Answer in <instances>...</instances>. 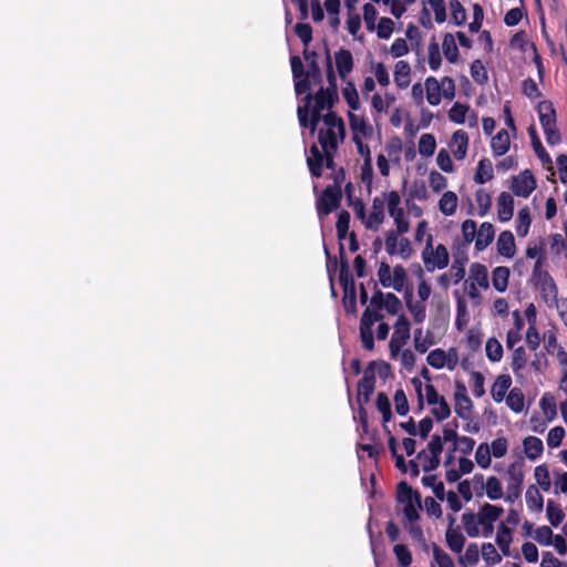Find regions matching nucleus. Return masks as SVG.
Here are the masks:
<instances>
[{
    "instance_id": "obj_14",
    "label": "nucleus",
    "mask_w": 567,
    "mask_h": 567,
    "mask_svg": "<svg viewBox=\"0 0 567 567\" xmlns=\"http://www.w3.org/2000/svg\"><path fill=\"white\" fill-rule=\"evenodd\" d=\"M375 361L369 362L363 371L362 379L358 382V403H369L375 389Z\"/></svg>"
},
{
    "instance_id": "obj_11",
    "label": "nucleus",
    "mask_w": 567,
    "mask_h": 567,
    "mask_svg": "<svg viewBox=\"0 0 567 567\" xmlns=\"http://www.w3.org/2000/svg\"><path fill=\"white\" fill-rule=\"evenodd\" d=\"M401 196L396 190L388 192V213L393 219L395 229L399 231H409L410 221L405 215L403 207L401 206Z\"/></svg>"
},
{
    "instance_id": "obj_25",
    "label": "nucleus",
    "mask_w": 567,
    "mask_h": 567,
    "mask_svg": "<svg viewBox=\"0 0 567 567\" xmlns=\"http://www.w3.org/2000/svg\"><path fill=\"white\" fill-rule=\"evenodd\" d=\"M497 252L506 258H513L516 254L515 238L512 231L504 230L496 241Z\"/></svg>"
},
{
    "instance_id": "obj_42",
    "label": "nucleus",
    "mask_w": 567,
    "mask_h": 567,
    "mask_svg": "<svg viewBox=\"0 0 567 567\" xmlns=\"http://www.w3.org/2000/svg\"><path fill=\"white\" fill-rule=\"evenodd\" d=\"M342 96L349 106V112H357L361 107V102L357 87L352 82H347L342 89Z\"/></svg>"
},
{
    "instance_id": "obj_56",
    "label": "nucleus",
    "mask_w": 567,
    "mask_h": 567,
    "mask_svg": "<svg viewBox=\"0 0 567 567\" xmlns=\"http://www.w3.org/2000/svg\"><path fill=\"white\" fill-rule=\"evenodd\" d=\"M375 405L378 411L382 414V421L383 426L386 425V423L392 417V410H391V403L390 400L384 392H379L375 400Z\"/></svg>"
},
{
    "instance_id": "obj_17",
    "label": "nucleus",
    "mask_w": 567,
    "mask_h": 567,
    "mask_svg": "<svg viewBox=\"0 0 567 567\" xmlns=\"http://www.w3.org/2000/svg\"><path fill=\"white\" fill-rule=\"evenodd\" d=\"M411 324L410 321H395L394 332L391 337L389 348L391 357H396L402 347L410 339Z\"/></svg>"
},
{
    "instance_id": "obj_35",
    "label": "nucleus",
    "mask_w": 567,
    "mask_h": 567,
    "mask_svg": "<svg viewBox=\"0 0 567 567\" xmlns=\"http://www.w3.org/2000/svg\"><path fill=\"white\" fill-rule=\"evenodd\" d=\"M512 385V378L508 374H501L497 377L491 389V395L494 401L502 402L505 399L506 392Z\"/></svg>"
},
{
    "instance_id": "obj_57",
    "label": "nucleus",
    "mask_w": 567,
    "mask_h": 567,
    "mask_svg": "<svg viewBox=\"0 0 567 567\" xmlns=\"http://www.w3.org/2000/svg\"><path fill=\"white\" fill-rule=\"evenodd\" d=\"M527 363L526 352L523 347H518L514 349L512 355L511 368L514 374L519 378L522 377L520 371L525 368Z\"/></svg>"
},
{
    "instance_id": "obj_37",
    "label": "nucleus",
    "mask_w": 567,
    "mask_h": 567,
    "mask_svg": "<svg viewBox=\"0 0 567 567\" xmlns=\"http://www.w3.org/2000/svg\"><path fill=\"white\" fill-rule=\"evenodd\" d=\"M523 446L527 458L530 461L537 460L544 452L543 441L537 436L525 437Z\"/></svg>"
},
{
    "instance_id": "obj_50",
    "label": "nucleus",
    "mask_w": 567,
    "mask_h": 567,
    "mask_svg": "<svg viewBox=\"0 0 567 567\" xmlns=\"http://www.w3.org/2000/svg\"><path fill=\"white\" fill-rule=\"evenodd\" d=\"M462 523L463 527L465 529V533L468 537L475 538L480 535V528H478V519H477V513L473 512H466L462 515Z\"/></svg>"
},
{
    "instance_id": "obj_38",
    "label": "nucleus",
    "mask_w": 567,
    "mask_h": 567,
    "mask_svg": "<svg viewBox=\"0 0 567 567\" xmlns=\"http://www.w3.org/2000/svg\"><path fill=\"white\" fill-rule=\"evenodd\" d=\"M442 53L450 63H456L458 61V48L454 34H444L442 40Z\"/></svg>"
},
{
    "instance_id": "obj_21",
    "label": "nucleus",
    "mask_w": 567,
    "mask_h": 567,
    "mask_svg": "<svg viewBox=\"0 0 567 567\" xmlns=\"http://www.w3.org/2000/svg\"><path fill=\"white\" fill-rule=\"evenodd\" d=\"M455 523V518L453 516H449V527L445 533V540L447 547L456 554H461L464 545H465V537L460 530V527L453 528V525Z\"/></svg>"
},
{
    "instance_id": "obj_48",
    "label": "nucleus",
    "mask_w": 567,
    "mask_h": 567,
    "mask_svg": "<svg viewBox=\"0 0 567 567\" xmlns=\"http://www.w3.org/2000/svg\"><path fill=\"white\" fill-rule=\"evenodd\" d=\"M429 186L435 194L443 193L449 186L447 178L439 171L432 169L427 176Z\"/></svg>"
},
{
    "instance_id": "obj_4",
    "label": "nucleus",
    "mask_w": 567,
    "mask_h": 567,
    "mask_svg": "<svg viewBox=\"0 0 567 567\" xmlns=\"http://www.w3.org/2000/svg\"><path fill=\"white\" fill-rule=\"evenodd\" d=\"M421 259L425 272L443 270L450 264V252L445 245H434V237L427 236V245L422 249Z\"/></svg>"
},
{
    "instance_id": "obj_52",
    "label": "nucleus",
    "mask_w": 567,
    "mask_h": 567,
    "mask_svg": "<svg viewBox=\"0 0 567 567\" xmlns=\"http://www.w3.org/2000/svg\"><path fill=\"white\" fill-rule=\"evenodd\" d=\"M539 406L548 421H553L556 417V399L551 393H544V395L540 399Z\"/></svg>"
},
{
    "instance_id": "obj_6",
    "label": "nucleus",
    "mask_w": 567,
    "mask_h": 567,
    "mask_svg": "<svg viewBox=\"0 0 567 567\" xmlns=\"http://www.w3.org/2000/svg\"><path fill=\"white\" fill-rule=\"evenodd\" d=\"M377 277L383 288L403 292L406 286L408 272L402 265L391 267L388 262L382 261L379 265Z\"/></svg>"
},
{
    "instance_id": "obj_40",
    "label": "nucleus",
    "mask_w": 567,
    "mask_h": 567,
    "mask_svg": "<svg viewBox=\"0 0 567 567\" xmlns=\"http://www.w3.org/2000/svg\"><path fill=\"white\" fill-rule=\"evenodd\" d=\"M320 79V72L318 68L313 64L312 70L307 72L305 78L295 79V90L297 94H303L311 89V83L317 82Z\"/></svg>"
},
{
    "instance_id": "obj_62",
    "label": "nucleus",
    "mask_w": 567,
    "mask_h": 567,
    "mask_svg": "<svg viewBox=\"0 0 567 567\" xmlns=\"http://www.w3.org/2000/svg\"><path fill=\"white\" fill-rule=\"evenodd\" d=\"M477 224L473 219H465L461 225L462 238L465 244H475Z\"/></svg>"
},
{
    "instance_id": "obj_7",
    "label": "nucleus",
    "mask_w": 567,
    "mask_h": 567,
    "mask_svg": "<svg viewBox=\"0 0 567 567\" xmlns=\"http://www.w3.org/2000/svg\"><path fill=\"white\" fill-rule=\"evenodd\" d=\"M408 231H399V229H390L385 234L384 248L390 256L400 257L403 260L410 259L414 249L409 238L404 237Z\"/></svg>"
},
{
    "instance_id": "obj_43",
    "label": "nucleus",
    "mask_w": 567,
    "mask_h": 567,
    "mask_svg": "<svg viewBox=\"0 0 567 567\" xmlns=\"http://www.w3.org/2000/svg\"><path fill=\"white\" fill-rule=\"evenodd\" d=\"M435 136L431 133H424L420 136L417 143V151L422 157H431L434 155L436 150Z\"/></svg>"
},
{
    "instance_id": "obj_61",
    "label": "nucleus",
    "mask_w": 567,
    "mask_h": 567,
    "mask_svg": "<svg viewBox=\"0 0 567 567\" xmlns=\"http://www.w3.org/2000/svg\"><path fill=\"white\" fill-rule=\"evenodd\" d=\"M534 475L539 487L544 492H548L550 488V475L548 467L545 464L536 466Z\"/></svg>"
},
{
    "instance_id": "obj_13",
    "label": "nucleus",
    "mask_w": 567,
    "mask_h": 567,
    "mask_svg": "<svg viewBox=\"0 0 567 567\" xmlns=\"http://www.w3.org/2000/svg\"><path fill=\"white\" fill-rule=\"evenodd\" d=\"M447 117L455 124H467L470 128L478 127L477 112L472 110L468 105L456 102L447 112Z\"/></svg>"
},
{
    "instance_id": "obj_1",
    "label": "nucleus",
    "mask_w": 567,
    "mask_h": 567,
    "mask_svg": "<svg viewBox=\"0 0 567 567\" xmlns=\"http://www.w3.org/2000/svg\"><path fill=\"white\" fill-rule=\"evenodd\" d=\"M333 95L332 91L320 87L315 96L308 94L297 110L301 126L309 127L312 133L318 128V141L324 153L322 155L315 145L310 150L307 163L315 177L321 176L323 166H332V154L346 136L342 118L331 111Z\"/></svg>"
},
{
    "instance_id": "obj_47",
    "label": "nucleus",
    "mask_w": 567,
    "mask_h": 567,
    "mask_svg": "<svg viewBox=\"0 0 567 567\" xmlns=\"http://www.w3.org/2000/svg\"><path fill=\"white\" fill-rule=\"evenodd\" d=\"M525 396L519 388L509 390L506 396L507 406L515 413H520L524 410Z\"/></svg>"
},
{
    "instance_id": "obj_60",
    "label": "nucleus",
    "mask_w": 567,
    "mask_h": 567,
    "mask_svg": "<svg viewBox=\"0 0 567 567\" xmlns=\"http://www.w3.org/2000/svg\"><path fill=\"white\" fill-rule=\"evenodd\" d=\"M491 449L487 443H481L475 452V461L482 468H488L491 466Z\"/></svg>"
},
{
    "instance_id": "obj_22",
    "label": "nucleus",
    "mask_w": 567,
    "mask_h": 567,
    "mask_svg": "<svg viewBox=\"0 0 567 567\" xmlns=\"http://www.w3.org/2000/svg\"><path fill=\"white\" fill-rule=\"evenodd\" d=\"M497 219L501 223H507L514 215V198L507 192H502L496 199Z\"/></svg>"
},
{
    "instance_id": "obj_46",
    "label": "nucleus",
    "mask_w": 567,
    "mask_h": 567,
    "mask_svg": "<svg viewBox=\"0 0 567 567\" xmlns=\"http://www.w3.org/2000/svg\"><path fill=\"white\" fill-rule=\"evenodd\" d=\"M509 269L507 267L498 266L492 272L493 287L499 292H504L507 289Z\"/></svg>"
},
{
    "instance_id": "obj_58",
    "label": "nucleus",
    "mask_w": 567,
    "mask_h": 567,
    "mask_svg": "<svg viewBox=\"0 0 567 567\" xmlns=\"http://www.w3.org/2000/svg\"><path fill=\"white\" fill-rule=\"evenodd\" d=\"M486 495L489 499L496 501L504 496L501 481L496 476H491L486 481Z\"/></svg>"
},
{
    "instance_id": "obj_53",
    "label": "nucleus",
    "mask_w": 567,
    "mask_h": 567,
    "mask_svg": "<svg viewBox=\"0 0 567 567\" xmlns=\"http://www.w3.org/2000/svg\"><path fill=\"white\" fill-rule=\"evenodd\" d=\"M480 560V549H478V546L477 544L475 543H471L464 555H461L458 557V564L462 566V567H470V566H475Z\"/></svg>"
},
{
    "instance_id": "obj_29",
    "label": "nucleus",
    "mask_w": 567,
    "mask_h": 567,
    "mask_svg": "<svg viewBox=\"0 0 567 567\" xmlns=\"http://www.w3.org/2000/svg\"><path fill=\"white\" fill-rule=\"evenodd\" d=\"M511 148V137L506 130H501L491 140V150L495 157L505 155Z\"/></svg>"
},
{
    "instance_id": "obj_10",
    "label": "nucleus",
    "mask_w": 567,
    "mask_h": 567,
    "mask_svg": "<svg viewBox=\"0 0 567 567\" xmlns=\"http://www.w3.org/2000/svg\"><path fill=\"white\" fill-rule=\"evenodd\" d=\"M371 307L378 312L388 316H398L402 310L401 300L392 292L377 290L371 298Z\"/></svg>"
},
{
    "instance_id": "obj_64",
    "label": "nucleus",
    "mask_w": 567,
    "mask_h": 567,
    "mask_svg": "<svg viewBox=\"0 0 567 567\" xmlns=\"http://www.w3.org/2000/svg\"><path fill=\"white\" fill-rule=\"evenodd\" d=\"M374 31L377 32L378 38L389 39L394 31L393 20H391L390 18H385V17L381 18L379 20L378 24L375 23Z\"/></svg>"
},
{
    "instance_id": "obj_23",
    "label": "nucleus",
    "mask_w": 567,
    "mask_h": 567,
    "mask_svg": "<svg viewBox=\"0 0 567 567\" xmlns=\"http://www.w3.org/2000/svg\"><path fill=\"white\" fill-rule=\"evenodd\" d=\"M452 351L454 352L453 362L449 360V355L443 349L432 350L426 358L427 364L434 369H442L446 365L449 370H454L457 364V354L455 349L452 348Z\"/></svg>"
},
{
    "instance_id": "obj_51",
    "label": "nucleus",
    "mask_w": 567,
    "mask_h": 567,
    "mask_svg": "<svg viewBox=\"0 0 567 567\" xmlns=\"http://www.w3.org/2000/svg\"><path fill=\"white\" fill-rule=\"evenodd\" d=\"M530 214L529 208L527 206L520 208L517 213L516 218V233L519 237L527 236L530 227Z\"/></svg>"
},
{
    "instance_id": "obj_3",
    "label": "nucleus",
    "mask_w": 567,
    "mask_h": 567,
    "mask_svg": "<svg viewBox=\"0 0 567 567\" xmlns=\"http://www.w3.org/2000/svg\"><path fill=\"white\" fill-rule=\"evenodd\" d=\"M350 206L355 218L365 229L378 231L385 221V208L388 207V192H383L372 199L371 207L367 210L364 203L357 198L351 200Z\"/></svg>"
},
{
    "instance_id": "obj_63",
    "label": "nucleus",
    "mask_w": 567,
    "mask_h": 567,
    "mask_svg": "<svg viewBox=\"0 0 567 567\" xmlns=\"http://www.w3.org/2000/svg\"><path fill=\"white\" fill-rule=\"evenodd\" d=\"M363 21L368 31L373 32L378 18V11L373 3L368 2L363 6Z\"/></svg>"
},
{
    "instance_id": "obj_49",
    "label": "nucleus",
    "mask_w": 567,
    "mask_h": 567,
    "mask_svg": "<svg viewBox=\"0 0 567 567\" xmlns=\"http://www.w3.org/2000/svg\"><path fill=\"white\" fill-rule=\"evenodd\" d=\"M475 202L477 204V215L486 216L492 207L491 194L486 189L480 188L475 192Z\"/></svg>"
},
{
    "instance_id": "obj_19",
    "label": "nucleus",
    "mask_w": 567,
    "mask_h": 567,
    "mask_svg": "<svg viewBox=\"0 0 567 567\" xmlns=\"http://www.w3.org/2000/svg\"><path fill=\"white\" fill-rule=\"evenodd\" d=\"M341 198L340 189L334 187H327L317 202V209L319 216L323 217L329 215L339 205Z\"/></svg>"
},
{
    "instance_id": "obj_24",
    "label": "nucleus",
    "mask_w": 567,
    "mask_h": 567,
    "mask_svg": "<svg viewBox=\"0 0 567 567\" xmlns=\"http://www.w3.org/2000/svg\"><path fill=\"white\" fill-rule=\"evenodd\" d=\"M495 238V228L488 223L484 221L477 227L476 238H475V249L477 251L485 250Z\"/></svg>"
},
{
    "instance_id": "obj_12",
    "label": "nucleus",
    "mask_w": 567,
    "mask_h": 567,
    "mask_svg": "<svg viewBox=\"0 0 567 567\" xmlns=\"http://www.w3.org/2000/svg\"><path fill=\"white\" fill-rule=\"evenodd\" d=\"M504 513L503 507L489 503L483 504L477 512V519L482 526V535L489 537L494 532V523Z\"/></svg>"
},
{
    "instance_id": "obj_41",
    "label": "nucleus",
    "mask_w": 567,
    "mask_h": 567,
    "mask_svg": "<svg viewBox=\"0 0 567 567\" xmlns=\"http://www.w3.org/2000/svg\"><path fill=\"white\" fill-rule=\"evenodd\" d=\"M494 177V169L491 159L482 158L476 167L474 174V182L476 184H485Z\"/></svg>"
},
{
    "instance_id": "obj_9",
    "label": "nucleus",
    "mask_w": 567,
    "mask_h": 567,
    "mask_svg": "<svg viewBox=\"0 0 567 567\" xmlns=\"http://www.w3.org/2000/svg\"><path fill=\"white\" fill-rule=\"evenodd\" d=\"M524 462L523 460L515 461L507 467V494L505 499L514 503L522 495V486L524 483Z\"/></svg>"
},
{
    "instance_id": "obj_30",
    "label": "nucleus",
    "mask_w": 567,
    "mask_h": 567,
    "mask_svg": "<svg viewBox=\"0 0 567 567\" xmlns=\"http://www.w3.org/2000/svg\"><path fill=\"white\" fill-rule=\"evenodd\" d=\"M466 282H472L480 288L487 289L489 285L487 268L480 262L472 264Z\"/></svg>"
},
{
    "instance_id": "obj_27",
    "label": "nucleus",
    "mask_w": 567,
    "mask_h": 567,
    "mask_svg": "<svg viewBox=\"0 0 567 567\" xmlns=\"http://www.w3.org/2000/svg\"><path fill=\"white\" fill-rule=\"evenodd\" d=\"M458 206V196L452 190H445L442 193L437 207L442 215L451 217L455 215Z\"/></svg>"
},
{
    "instance_id": "obj_39",
    "label": "nucleus",
    "mask_w": 567,
    "mask_h": 567,
    "mask_svg": "<svg viewBox=\"0 0 567 567\" xmlns=\"http://www.w3.org/2000/svg\"><path fill=\"white\" fill-rule=\"evenodd\" d=\"M496 544L498 545L502 554L504 556H509V547L512 544V529L506 525V523L502 522L498 525L497 535H496Z\"/></svg>"
},
{
    "instance_id": "obj_33",
    "label": "nucleus",
    "mask_w": 567,
    "mask_h": 567,
    "mask_svg": "<svg viewBox=\"0 0 567 567\" xmlns=\"http://www.w3.org/2000/svg\"><path fill=\"white\" fill-rule=\"evenodd\" d=\"M394 82L398 87L406 89L411 83V66L406 61L400 60L394 65Z\"/></svg>"
},
{
    "instance_id": "obj_44",
    "label": "nucleus",
    "mask_w": 567,
    "mask_h": 567,
    "mask_svg": "<svg viewBox=\"0 0 567 567\" xmlns=\"http://www.w3.org/2000/svg\"><path fill=\"white\" fill-rule=\"evenodd\" d=\"M435 162L443 173L453 174L456 171L453 155L444 147L439 150Z\"/></svg>"
},
{
    "instance_id": "obj_45",
    "label": "nucleus",
    "mask_w": 567,
    "mask_h": 567,
    "mask_svg": "<svg viewBox=\"0 0 567 567\" xmlns=\"http://www.w3.org/2000/svg\"><path fill=\"white\" fill-rule=\"evenodd\" d=\"M375 322L377 321H360V339L362 347L368 351L374 349L373 326Z\"/></svg>"
},
{
    "instance_id": "obj_20",
    "label": "nucleus",
    "mask_w": 567,
    "mask_h": 567,
    "mask_svg": "<svg viewBox=\"0 0 567 567\" xmlns=\"http://www.w3.org/2000/svg\"><path fill=\"white\" fill-rule=\"evenodd\" d=\"M455 405L454 410L458 417L463 420L471 419L473 403L467 395L466 386L462 382H456V390L454 393Z\"/></svg>"
},
{
    "instance_id": "obj_8",
    "label": "nucleus",
    "mask_w": 567,
    "mask_h": 567,
    "mask_svg": "<svg viewBox=\"0 0 567 567\" xmlns=\"http://www.w3.org/2000/svg\"><path fill=\"white\" fill-rule=\"evenodd\" d=\"M533 280L545 302L551 307V302H556L558 290L554 279L543 269L540 260L535 262Z\"/></svg>"
},
{
    "instance_id": "obj_16",
    "label": "nucleus",
    "mask_w": 567,
    "mask_h": 567,
    "mask_svg": "<svg viewBox=\"0 0 567 567\" xmlns=\"http://www.w3.org/2000/svg\"><path fill=\"white\" fill-rule=\"evenodd\" d=\"M348 118L352 140L370 138L373 135V127L364 115L355 112H348Z\"/></svg>"
},
{
    "instance_id": "obj_2",
    "label": "nucleus",
    "mask_w": 567,
    "mask_h": 567,
    "mask_svg": "<svg viewBox=\"0 0 567 567\" xmlns=\"http://www.w3.org/2000/svg\"><path fill=\"white\" fill-rule=\"evenodd\" d=\"M410 269L415 281L405 286L403 299L414 319H423L425 317L426 301L432 293L431 279L420 264L412 265Z\"/></svg>"
},
{
    "instance_id": "obj_28",
    "label": "nucleus",
    "mask_w": 567,
    "mask_h": 567,
    "mask_svg": "<svg viewBox=\"0 0 567 567\" xmlns=\"http://www.w3.org/2000/svg\"><path fill=\"white\" fill-rule=\"evenodd\" d=\"M394 101L395 97L390 93H385L384 95L374 94L371 97V109L374 120H378L381 114L388 113Z\"/></svg>"
},
{
    "instance_id": "obj_18",
    "label": "nucleus",
    "mask_w": 567,
    "mask_h": 567,
    "mask_svg": "<svg viewBox=\"0 0 567 567\" xmlns=\"http://www.w3.org/2000/svg\"><path fill=\"white\" fill-rule=\"evenodd\" d=\"M535 188L536 181L528 169L519 173L512 179L511 189L518 197H528Z\"/></svg>"
},
{
    "instance_id": "obj_15",
    "label": "nucleus",
    "mask_w": 567,
    "mask_h": 567,
    "mask_svg": "<svg viewBox=\"0 0 567 567\" xmlns=\"http://www.w3.org/2000/svg\"><path fill=\"white\" fill-rule=\"evenodd\" d=\"M470 136L464 130H456L447 142V151L457 162H463L468 153Z\"/></svg>"
},
{
    "instance_id": "obj_36",
    "label": "nucleus",
    "mask_w": 567,
    "mask_h": 567,
    "mask_svg": "<svg viewBox=\"0 0 567 567\" xmlns=\"http://www.w3.org/2000/svg\"><path fill=\"white\" fill-rule=\"evenodd\" d=\"M539 121L543 128L556 125V112L553 104L548 101H543L537 107Z\"/></svg>"
},
{
    "instance_id": "obj_31",
    "label": "nucleus",
    "mask_w": 567,
    "mask_h": 567,
    "mask_svg": "<svg viewBox=\"0 0 567 567\" xmlns=\"http://www.w3.org/2000/svg\"><path fill=\"white\" fill-rule=\"evenodd\" d=\"M396 501L404 505L416 503L421 506V495L404 481L396 485Z\"/></svg>"
},
{
    "instance_id": "obj_55",
    "label": "nucleus",
    "mask_w": 567,
    "mask_h": 567,
    "mask_svg": "<svg viewBox=\"0 0 567 567\" xmlns=\"http://www.w3.org/2000/svg\"><path fill=\"white\" fill-rule=\"evenodd\" d=\"M525 497L529 509H535L538 512L543 509L544 498L535 485H529L527 487Z\"/></svg>"
},
{
    "instance_id": "obj_5",
    "label": "nucleus",
    "mask_w": 567,
    "mask_h": 567,
    "mask_svg": "<svg viewBox=\"0 0 567 567\" xmlns=\"http://www.w3.org/2000/svg\"><path fill=\"white\" fill-rule=\"evenodd\" d=\"M425 97L430 105L437 106L442 99L453 100L455 96V82L450 76L437 80L429 76L424 81Z\"/></svg>"
},
{
    "instance_id": "obj_54",
    "label": "nucleus",
    "mask_w": 567,
    "mask_h": 567,
    "mask_svg": "<svg viewBox=\"0 0 567 567\" xmlns=\"http://www.w3.org/2000/svg\"><path fill=\"white\" fill-rule=\"evenodd\" d=\"M546 513L549 523L554 527L559 526L565 518V513L561 509V506L558 503L554 502L553 499H549L547 502Z\"/></svg>"
},
{
    "instance_id": "obj_34",
    "label": "nucleus",
    "mask_w": 567,
    "mask_h": 567,
    "mask_svg": "<svg viewBox=\"0 0 567 567\" xmlns=\"http://www.w3.org/2000/svg\"><path fill=\"white\" fill-rule=\"evenodd\" d=\"M423 11L427 14L432 12L436 23L442 24L446 21V6L444 0H422Z\"/></svg>"
},
{
    "instance_id": "obj_32",
    "label": "nucleus",
    "mask_w": 567,
    "mask_h": 567,
    "mask_svg": "<svg viewBox=\"0 0 567 567\" xmlns=\"http://www.w3.org/2000/svg\"><path fill=\"white\" fill-rule=\"evenodd\" d=\"M436 343L434 333L427 329L423 332L422 328L414 330V348L420 353H425L429 348Z\"/></svg>"
},
{
    "instance_id": "obj_59",
    "label": "nucleus",
    "mask_w": 567,
    "mask_h": 567,
    "mask_svg": "<svg viewBox=\"0 0 567 567\" xmlns=\"http://www.w3.org/2000/svg\"><path fill=\"white\" fill-rule=\"evenodd\" d=\"M340 284L344 290L346 296L354 297L355 296V287L352 277L349 274L348 266L342 265L340 269Z\"/></svg>"
},
{
    "instance_id": "obj_26",
    "label": "nucleus",
    "mask_w": 567,
    "mask_h": 567,
    "mask_svg": "<svg viewBox=\"0 0 567 567\" xmlns=\"http://www.w3.org/2000/svg\"><path fill=\"white\" fill-rule=\"evenodd\" d=\"M336 68L342 80L353 70V56L349 50L341 49L334 54Z\"/></svg>"
}]
</instances>
